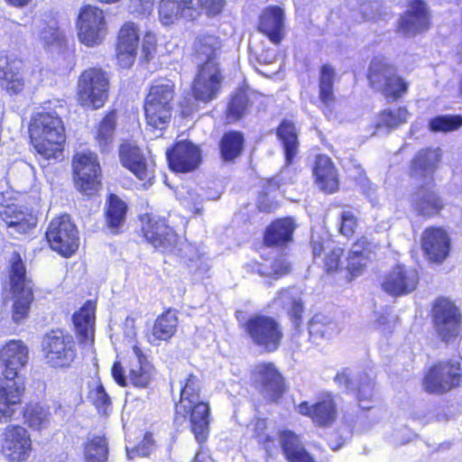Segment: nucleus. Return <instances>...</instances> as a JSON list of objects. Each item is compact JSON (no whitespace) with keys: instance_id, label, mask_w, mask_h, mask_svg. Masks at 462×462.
<instances>
[{"instance_id":"obj_1","label":"nucleus","mask_w":462,"mask_h":462,"mask_svg":"<svg viewBox=\"0 0 462 462\" xmlns=\"http://www.w3.org/2000/svg\"><path fill=\"white\" fill-rule=\"evenodd\" d=\"M28 359V347L20 340L9 341L0 352V361L5 367L4 377L0 379V422L11 419L14 407L21 402L24 382L18 374Z\"/></svg>"},{"instance_id":"obj_2","label":"nucleus","mask_w":462,"mask_h":462,"mask_svg":"<svg viewBox=\"0 0 462 462\" xmlns=\"http://www.w3.org/2000/svg\"><path fill=\"white\" fill-rule=\"evenodd\" d=\"M180 383V398L175 405L174 421L181 425L189 417L191 430L200 444L207 440L208 435L209 406L200 401L201 383L196 375L189 374Z\"/></svg>"},{"instance_id":"obj_3","label":"nucleus","mask_w":462,"mask_h":462,"mask_svg":"<svg viewBox=\"0 0 462 462\" xmlns=\"http://www.w3.org/2000/svg\"><path fill=\"white\" fill-rule=\"evenodd\" d=\"M440 157L439 148H428L420 150L411 162V177L425 181V186L422 185L412 196V206L419 215L424 217L439 214L444 206L442 199L429 187Z\"/></svg>"},{"instance_id":"obj_4","label":"nucleus","mask_w":462,"mask_h":462,"mask_svg":"<svg viewBox=\"0 0 462 462\" xmlns=\"http://www.w3.org/2000/svg\"><path fill=\"white\" fill-rule=\"evenodd\" d=\"M31 142L44 158H58L65 142L64 126L55 112L37 113L29 125Z\"/></svg>"},{"instance_id":"obj_5","label":"nucleus","mask_w":462,"mask_h":462,"mask_svg":"<svg viewBox=\"0 0 462 462\" xmlns=\"http://www.w3.org/2000/svg\"><path fill=\"white\" fill-rule=\"evenodd\" d=\"M174 97V84L167 79H156L152 82L144 103V114L147 122V132L165 129L171 117L172 100Z\"/></svg>"},{"instance_id":"obj_6","label":"nucleus","mask_w":462,"mask_h":462,"mask_svg":"<svg viewBox=\"0 0 462 462\" xmlns=\"http://www.w3.org/2000/svg\"><path fill=\"white\" fill-rule=\"evenodd\" d=\"M225 4V0H161L159 16L164 25H170L180 18L194 20L201 10L208 15L218 14Z\"/></svg>"},{"instance_id":"obj_7","label":"nucleus","mask_w":462,"mask_h":462,"mask_svg":"<svg viewBox=\"0 0 462 462\" xmlns=\"http://www.w3.org/2000/svg\"><path fill=\"white\" fill-rule=\"evenodd\" d=\"M42 348L45 364L52 368H69L78 356L73 336L62 329L46 333L42 340Z\"/></svg>"},{"instance_id":"obj_8","label":"nucleus","mask_w":462,"mask_h":462,"mask_svg":"<svg viewBox=\"0 0 462 462\" xmlns=\"http://www.w3.org/2000/svg\"><path fill=\"white\" fill-rule=\"evenodd\" d=\"M9 282L14 298L13 319L20 322L28 314L33 293L32 281L27 278L24 264L17 254L11 259Z\"/></svg>"},{"instance_id":"obj_9","label":"nucleus","mask_w":462,"mask_h":462,"mask_svg":"<svg viewBox=\"0 0 462 462\" xmlns=\"http://www.w3.org/2000/svg\"><path fill=\"white\" fill-rule=\"evenodd\" d=\"M109 79L106 73L97 68L84 70L78 81V98L81 106L98 109L108 97Z\"/></svg>"},{"instance_id":"obj_10","label":"nucleus","mask_w":462,"mask_h":462,"mask_svg":"<svg viewBox=\"0 0 462 462\" xmlns=\"http://www.w3.org/2000/svg\"><path fill=\"white\" fill-rule=\"evenodd\" d=\"M368 80L373 88L393 100L406 93L408 85L396 75L395 69L383 58H374L369 66Z\"/></svg>"},{"instance_id":"obj_11","label":"nucleus","mask_w":462,"mask_h":462,"mask_svg":"<svg viewBox=\"0 0 462 462\" xmlns=\"http://www.w3.org/2000/svg\"><path fill=\"white\" fill-rule=\"evenodd\" d=\"M129 375L124 374V368L120 362H116L112 367V375L115 381L121 386L127 385V380L135 387H146L152 377V365L147 360L143 350L134 345L129 355Z\"/></svg>"},{"instance_id":"obj_12","label":"nucleus","mask_w":462,"mask_h":462,"mask_svg":"<svg viewBox=\"0 0 462 462\" xmlns=\"http://www.w3.org/2000/svg\"><path fill=\"white\" fill-rule=\"evenodd\" d=\"M78 36L88 47L99 45L106 34V23L102 9L87 5L79 13L77 20Z\"/></svg>"},{"instance_id":"obj_13","label":"nucleus","mask_w":462,"mask_h":462,"mask_svg":"<svg viewBox=\"0 0 462 462\" xmlns=\"http://www.w3.org/2000/svg\"><path fill=\"white\" fill-rule=\"evenodd\" d=\"M244 328L252 342L265 351L273 352L279 347L282 332L274 319L255 315L245 321Z\"/></svg>"},{"instance_id":"obj_14","label":"nucleus","mask_w":462,"mask_h":462,"mask_svg":"<svg viewBox=\"0 0 462 462\" xmlns=\"http://www.w3.org/2000/svg\"><path fill=\"white\" fill-rule=\"evenodd\" d=\"M45 236L51 248L65 257L79 247L78 230L67 215L52 219Z\"/></svg>"},{"instance_id":"obj_15","label":"nucleus","mask_w":462,"mask_h":462,"mask_svg":"<svg viewBox=\"0 0 462 462\" xmlns=\"http://www.w3.org/2000/svg\"><path fill=\"white\" fill-rule=\"evenodd\" d=\"M74 179L77 189L93 194L100 184V166L96 153L90 151L78 152L73 159Z\"/></svg>"},{"instance_id":"obj_16","label":"nucleus","mask_w":462,"mask_h":462,"mask_svg":"<svg viewBox=\"0 0 462 462\" xmlns=\"http://www.w3.org/2000/svg\"><path fill=\"white\" fill-rule=\"evenodd\" d=\"M434 328L442 341L456 338L461 330L462 317L457 306L448 299H439L432 310Z\"/></svg>"},{"instance_id":"obj_17","label":"nucleus","mask_w":462,"mask_h":462,"mask_svg":"<svg viewBox=\"0 0 462 462\" xmlns=\"http://www.w3.org/2000/svg\"><path fill=\"white\" fill-rule=\"evenodd\" d=\"M223 79L220 65L198 66L192 83L193 97L203 103L212 101L217 97Z\"/></svg>"},{"instance_id":"obj_18","label":"nucleus","mask_w":462,"mask_h":462,"mask_svg":"<svg viewBox=\"0 0 462 462\" xmlns=\"http://www.w3.org/2000/svg\"><path fill=\"white\" fill-rule=\"evenodd\" d=\"M462 375L458 361L440 363L434 365L424 378V387L430 393H442L458 385Z\"/></svg>"},{"instance_id":"obj_19","label":"nucleus","mask_w":462,"mask_h":462,"mask_svg":"<svg viewBox=\"0 0 462 462\" xmlns=\"http://www.w3.org/2000/svg\"><path fill=\"white\" fill-rule=\"evenodd\" d=\"M32 451L28 431L21 426L9 425L2 433L1 452L10 461H24Z\"/></svg>"},{"instance_id":"obj_20","label":"nucleus","mask_w":462,"mask_h":462,"mask_svg":"<svg viewBox=\"0 0 462 462\" xmlns=\"http://www.w3.org/2000/svg\"><path fill=\"white\" fill-rule=\"evenodd\" d=\"M419 280V273L415 268L405 264H396L384 276L382 288L392 296H403L415 291Z\"/></svg>"},{"instance_id":"obj_21","label":"nucleus","mask_w":462,"mask_h":462,"mask_svg":"<svg viewBox=\"0 0 462 462\" xmlns=\"http://www.w3.org/2000/svg\"><path fill=\"white\" fill-rule=\"evenodd\" d=\"M143 231L145 239L161 252L170 254L176 251L177 235L164 219L149 217Z\"/></svg>"},{"instance_id":"obj_22","label":"nucleus","mask_w":462,"mask_h":462,"mask_svg":"<svg viewBox=\"0 0 462 462\" xmlns=\"http://www.w3.org/2000/svg\"><path fill=\"white\" fill-rule=\"evenodd\" d=\"M166 156L171 169L178 172H188L198 168L200 162V151L190 142H179Z\"/></svg>"},{"instance_id":"obj_23","label":"nucleus","mask_w":462,"mask_h":462,"mask_svg":"<svg viewBox=\"0 0 462 462\" xmlns=\"http://www.w3.org/2000/svg\"><path fill=\"white\" fill-rule=\"evenodd\" d=\"M298 412L311 418L314 423L319 426H330L337 417V405L330 393L322 395L313 404L302 402L298 405Z\"/></svg>"},{"instance_id":"obj_24","label":"nucleus","mask_w":462,"mask_h":462,"mask_svg":"<svg viewBox=\"0 0 462 462\" xmlns=\"http://www.w3.org/2000/svg\"><path fill=\"white\" fill-rule=\"evenodd\" d=\"M429 13L426 4L421 0H413L400 19L399 30L404 35L412 36L429 28Z\"/></svg>"},{"instance_id":"obj_25","label":"nucleus","mask_w":462,"mask_h":462,"mask_svg":"<svg viewBox=\"0 0 462 462\" xmlns=\"http://www.w3.org/2000/svg\"><path fill=\"white\" fill-rule=\"evenodd\" d=\"M421 245L431 262L441 263L448 255L450 241L445 230L440 227H430L424 231Z\"/></svg>"},{"instance_id":"obj_26","label":"nucleus","mask_w":462,"mask_h":462,"mask_svg":"<svg viewBox=\"0 0 462 462\" xmlns=\"http://www.w3.org/2000/svg\"><path fill=\"white\" fill-rule=\"evenodd\" d=\"M119 157L123 166L130 170L138 179L150 180L153 178L152 170L149 168L138 146L130 143L121 144Z\"/></svg>"},{"instance_id":"obj_27","label":"nucleus","mask_w":462,"mask_h":462,"mask_svg":"<svg viewBox=\"0 0 462 462\" xmlns=\"http://www.w3.org/2000/svg\"><path fill=\"white\" fill-rule=\"evenodd\" d=\"M256 383L270 401H275L282 393V378L273 364H259L254 369Z\"/></svg>"},{"instance_id":"obj_28","label":"nucleus","mask_w":462,"mask_h":462,"mask_svg":"<svg viewBox=\"0 0 462 462\" xmlns=\"http://www.w3.org/2000/svg\"><path fill=\"white\" fill-rule=\"evenodd\" d=\"M335 382L347 391H354L357 387V398L360 407L364 410L370 408L364 404V402L372 400L374 395V383L366 374L361 375L357 381L354 378L350 369H344L342 372L337 373L335 377Z\"/></svg>"},{"instance_id":"obj_29","label":"nucleus","mask_w":462,"mask_h":462,"mask_svg":"<svg viewBox=\"0 0 462 462\" xmlns=\"http://www.w3.org/2000/svg\"><path fill=\"white\" fill-rule=\"evenodd\" d=\"M284 13L279 6L265 8L259 18L258 29L269 40L279 44L284 37Z\"/></svg>"},{"instance_id":"obj_30","label":"nucleus","mask_w":462,"mask_h":462,"mask_svg":"<svg viewBox=\"0 0 462 462\" xmlns=\"http://www.w3.org/2000/svg\"><path fill=\"white\" fill-rule=\"evenodd\" d=\"M221 43L217 37L211 34H202L196 38L193 50L194 62L201 65H220Z\"/></svg>"},{"instance_id":"obj_31","label":"nucleus","mask_w":462,"mask_h":462,"mask_svg":"<svg viewBox=\"0 0 462 462\" xmlns=\"http://www.w3.org/2000/svg\"><path fill=\"white\" fill-rule=\"evenodd\" d=\"M313 258L316 263L319 259L323 263L327 273L337 271L341 265L343 249L329 240L321 238L311 240Z\"/></svg>"},{"instance_id":"obj_32","label":"nucleus","mask_w":462,"mask_h":462,"mask_svg":"<svg viewBox=\"0 0 462 462\" xmlns=\"http://www.w3.org/2000/svg\"><path fill=\"white\" fill-rule=\"evenodd\" d=\"M73 322L79 341L84 347L94 344L95 306L88 301L73 315Z\"/></svg>"},{"instance_id":"obj_33","label":"nucleus","mask_w":462,"mask_h":462,"mask_svg":"<svg viewBox=\"0 0 462 462\" xmlns=\"http://www.w3.org/2000/svg\"><path fill=\"white\" fill-rule=\"evenodd\" d=\"M274 303L286 310L295 329H298L301 323L303 304L301 293L299 289L291 287L279 291L274 299Z\"/></svg>"},{"instance_id":"obj_34","label":"nucleus","mask_w":462,"mask_h":462,"mask_svg":"<svg viewBox=\"0 0 462 462\" xmlns=\"http://www.w3.org/2000/svg\"><path fill=\"white\" fill-rule=\"evenodd\" d=\"M296 224L291 217L273 221L265 230L264 244L267 246H282L292 240Z\"/></svg>"},{"instance_id":"obj_35","label":"nucleus","mask_w":462,"mask_h":462,"mask_svg":"<svg viewBox=\"0 0 462 462\" xmlns=\"http://www.w3.org/2000/svg\"><path fill=\"white\" fill-rule=\"evenodd\" d=\"M279 440L283 454L290 462H315L305 449L299 436L291 430H283L279 434Z\"/></svg>"},{"instance_id":"obj_36","label":"nucleus","mask_w":462,"mask_h":462,"mask_svg":"<svg viewBox=\"0 0 462 462\" xmlns=\"http://www.w3.org/2000/svg\"><path fill=\"white\" fill-rule=\"evenodd\" d=\"M313 173L319 187L325 192L332 193L337 189V171L331 160L326 155L317 156Z\"/></svg>"},{"instance_id":"obj_37","label":"nucleus","mask_w":462,"mask_h":462,"mask_svg":"<svg viewBox=\"0 0 462 462\" xmlns=\"http://www.w3.org/2000/svg\"><path fill=\"white\" fill-rule=\"evenodd\" d=\"M178 317L176 310H168L160 315L154 321L150 343L156 344L158 340H168L176 332L178 327Z\"/></svg>"},{"instance_id":"obj_38","label":"nucleus","mask_w":462,"mask_h":462,"mask_svg":"<svg viewBox=\"0 0 462 462\" xmlns=\"http://www.w3.org/2000/svg\"><path fill=\"white\" fill-rule=\"evenodd\" d=\"M338 332L337 323L323 314H316L309 323L310 340L319 345L324 338H330Z\"/></svg>"},{"instance_id":"obj_39","label":"nucleus","mask_w":462,"mask_h":462,"mask_svg":"<svg viewBox=\"0 0 462 462\" xmlns=\"http://www.w3.org/2000/svg\"><path fill=\"white\" fill-rule=\"evenodd\" d=\"M277 136L282 143L286 162L291 163L298 151V134L294 124L282 120L277 128Z\"/></svg>"},{"instance_id":"obj_40","label":"nucleus","mask_w":462,"mask_h":462,"mask_svg":"<svg viewBox=\"0 0 462 462\" xmlns=\"http://www.w3.org/2000/svg\"><path fill=\"white\" fill-rule=\"evenodd\" d=\"M244 141V136L240 132L226 133L219 143L220 155L223 161L231 162L240 156Z\"/></svg>"},{"instance_id":"obj_41","label":"nucleus","mask_w":462,"mask_h":462,"mask_svg":"<svg viewBox=\"0 0 462 462\" xmlns=\"http://www.w3.org/2000/svg\"><path fill=\"white\" fill-rule=\"evenodd\" d=\"M126 205L117 196L112 194L108 198L106 218L107 226L112 232L116 230L124 224L126 213Z\"/></svg>"},{"instance_id":"obj_42","label":"nucleus","mask_w":462,"mask_h":462,"mask_svg":"<svg viewBox=\"0 0 462 462\" xmlns=\"http://www.w3.org/2000/svg\"><path fill=\"white\" fill-rule=\"evenodd\" d=\"M408 111L404 107L387 109L383 111L377 117L375 128L377 132L383 129L390 131L406 122Z\"/></svg>"},{"instance_id":"obj_43","label":"nucleus","mask_w":462,"mask_h":462,"mask_svg":"<svg viewBox=\"0 0 462 462\" xmlns=\"http://www.w3.org/2000/svg\"><path fill=\"white\" fill-rule=\"evenodd\" d=\"M335 79L334 69L328 64H325L320 69L319 75V99L323 105L329 107L334 104L335 96L333 92Z\"/></svg>"},{"instance_id":"obj_44","label":"nucleus","mask_w":462,"mask_h":462,"mask_svg":"<svg viewBox=\"0 0 462 462\" xmlns=\"http://www.w3.org/2000/svg\"><path fill=\"white\" fill-rule=\"evenodd\" d=\"M115 127L116 114L111 112L104 117L97 129L96 139L102 152H107L111 150Z\"/></svg>"},{"instance_id":"obj_45","label":"nucleus","mask_w":462,"mask_h":462,"mask_svg":"<svg viewBox=\"0 0 462 462\" xmlns=\"http://www.w3.org/2000/svg\"><path fill=\"white\" fill-rule=\"evenodd\" d=\"M251 104L249 95L245 90L236 91L227 106L226 118L228 122L239 120L246 113Z\"/></svg>"},{"instance_id":"obj_46","label":"nucleus","mask_w":462,"mask_h":462,"mask_svg":"<svg viewBox=\"0 0 462 462\" xmlns=\"http://www.w3.org/2000/svg\"><path fill=\"white\" fill-rule=\"evenodd\" d=\"M24 417L31 428L40 430L47 427L50 423L51 412L45 405L31 403L24 411Z\"/></svg>"},{"instance_id":"obj_47","label":"nucleus","mask_w":462,"mask_h":462,"mask_svg":"<svg viewBox=\"0 0 462 462\" xmlns=\"http://www.w3.org/2000/svg\"><path fill=\"white\" fill-rule=\"evenodd\" d=\"M108 448L106 439L103 437H94L85 447L86 462H106Z\"/></svg>"},{"instance_id":"obj_48","label":"nucleus","mask_w":462,"mask_h":462,"mask_svg":"<svg viewBox=\"0 0 462 462\" xmlns=\"http://www.w3.org/2000/svg\"><path fill=\"white\" fill-rule=\"evenodd\" d=\"M430 131L448 133L456 131L462 126V116L458 115H443L430 119Z\"/></svg>"},{"instance_id":"obj_49","label":"nucleus","mask_w":462,"mask_h":462,"mask_svg":"<svg viewBox=\"0 0 462 462\" xmlns=\"http://www.w3.org/2000/svg\"><path fill=\"white\" fill-rule=\"evenodd\" d=\"M88 398L101 414H107L112 409V401L101 383L89 391Z\"/></svg>"},{"instance_id":"obj_50","label":"nucleus","mask_w":462,"mask_h":462,"mask_svg":"<svg viewBox=\"0 0 462 462\" xmlns=\"http://www.w3.org/2000/svg\"><path fill=\"white\" fill-rule=\"evenodd\" d=\"M38 36L46 46H49L60 42L62 32L59 29L58 22L55 19H50L48 22L40 23Z\"/></svg>"},{"instance_id":"obj_51","label":"nucleus","mask_w":462,"mask_h":462,"mask_svg":"<svg viewBox=\"0 0 462 462\" xmlns=\"http://www.w3.org/2000/svg\"><path fill=\"white\" fill-rule=\"evenodd\" d=\"M139 34L136 25L131 22L125 23L118 33L117 47L137 50Z\"/></svg>"},{"instance_id":"obj_52","label":"nucleus","mask_w":462,"mask_h":462,"mask_svg":"<svg viewBox=\"0 0 462 462\" xmlns=\"http://www.w3.org/2000/svg\"><path fill=\"white\" fill-rule=\"evenodd\" d=\"M170 254L179 255L189 269H192L193 263H197L198 260L203 257V254H199V249L194 245L179 241L176 243V251Z\"/></svg>"},{"instance_id":"obj_53","label":"nucleus","mask_w":462,"mask_h":462,"mask_svg":"<svg viewBox=\"0 0 462 462\" xmlns=\"http://www.w3.org/2000/svg\"><path fill=\"white\" fill-rule=\"evenodd\" d=\"M37 219L32 213L20 209L14 219L8 220V226L16 228L19 233H26L35 227Z\"/></svg>"},{"instance_id":"obj_54","label":"nucleus","mask_w":462,"mask_h":462,"mask_svg":"<svg viewBox=\"0 0 462 462\" xmlns=\"http://www.w3.org/2000/svg\"><path fill=\"white\" fill-rule=\"evenodd\" d=\"M1 79L4 80L3 86L11 94H18L23 89L24 79L19 71L14 72L12 69L3 70Z\"/></svg>"},{"instance_id":"obj_55","label":"nucleus","mask_w":462,"mask_h":462,"mask_svg":"<svg viewBox=\"0 0 462 462\" xmlns=\"http://www.w3.org/2000/svg\"><path fill=\"white\" fill-rule=\"evenodd\" d=\"M184 189L180 199L182 204L194 214L200 215L202 212V196L197 189L184 188Z\"/></svg>"},{"instance_id":"obj_56","label":"nucleus","mask_w":462,"mask_h":462,"mask_svg":"<svg viewBox=\"0 0 462 462\" xmlns=\"http://www.w3.org/2000/svg\"><path fill=\"white\" fill-rule=\"evenodd\" d=\"M357 226V219L350 210H344L340 214V233L346 236L354 234Z\"/></svg>"},{"instance_id":"obj_57","label":"nucleus","mask_w":462,"mask_h":462,"mask_svg":"<svg viewBox=\"0 0 462 462\" xmlns=\"http://www.w3.org/2000/svg\"><path fill=\"white\" fill-rule=\"evenodd\" d=\"M154 0H130L129 11L136 15L149 14L153 6Z\"/></svg>"},{"instance_id":"obj_58","label":"nucleus","mask_w":462,"mask_h":462,"mask_svg":"<svg viewBox=\"0 0 462 462\" xmlns=\"http://www.w3.org/2000/svg\"><path fill=\"white\" fill-rule=\"evenodd\" d=\"M290 265L289 263H285L283 260H278L275 261L273 266V271L269 272L265 270V268L263 265H258L257 272L262 276H268L274 274L277 277L282 276L289 272Z\"/></svg>"},{"instance_id":"obj_59","label":"nucleus","mask_w":462,"mask_h":462,"mask_svg":"<svg viewBox=\"0 0 462 462\" xmlns=\"http://www.w3.org/2000/svg\"><path fill=\"white\" fill-rule=\"evenodd\" d=\"M369 260L368 256H348L346 268L352 275H358Z\"/></svg>"},{"instance_id":"obj_60","label":"nucleus","mask_w":462,"mask_h":462,"mask_svg":"<svg viewBox=\"0 0 462 462\" xmlns=\"http://www.w3.org/2000/svg\"><path fill=\"white\" fill-rule=\"evenodd\" d=\"M117 50V60L119 65L122 68H129L134 61L136 50H131L129 48H118Z\"/></svg>"},{"instance_id":"obj_61","label":"nucleus","mask_w":462,"mask_h":462,"mask_svg":"<svg viewBox=\"0 0 462 462\" xmlns=\"http://www.w3.org/2000/svg\"><path fill=\"white\" fill-rule=\"evenodd\" d=\"M210 266L208 260L203 256L197 263H193V268L189 272L194 274L196 280H201L208 276Z\"/></svg>"},{"instance_id":"obj_62","label":"nucleus","mask_w":462,"mask_h":462,"mask_svg":"<svg viewBox=\"0 0 462 462\" xmlns=\"http://www.w3.org/2000/svg\"><path fill=\"white\" fill-rule=\"evenodd\" d=\"M258 208L261 211L271 212L277 208V201L272 194L262 193L258 198Z\"/></svg>"},{"instance_id":"obj_63","label":"nucleus","mask_w":462,"mask_h":462,"mask_svg":"<svg viewBox=\"0 0 462 462\" xmlns=\"http://www.w3.org/2000/svg\"><path fill=\"white\" fill-rule=\"evenodd\" d=\"M368 246L369 243L366 238H361L353 245L348 256H368L370 258L372 253Z\"/></svg>"},{"instance_id":"obj_64","label":"nucleus","mask_w":462,"mask_h":462,"mask_svg":"<svg viewBox=\"0 0 462 462\" xmlns=\"http://www.w3.org/2000/svg\"><path fill=\"white\" fill-rule=\"evenodd\" d=\"M21 209V207L15 204H10L6 206H3L0 208V217L8 226V220L14 219V216Z\"/></svg>"}]
</instances>
